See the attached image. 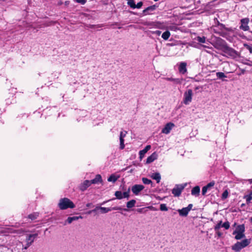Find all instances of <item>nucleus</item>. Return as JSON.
I'll return each instance as SVG.
<instances>
[{
    "label": "nucleus",
    "mask_w": 252,
    "mask_h": 252,
    "mask_svg": "<svg viewBox=\"0 0 252 252\" xmlns=\"http://www.w3.org/2000/svg\"><path fill=\"white\" fill-rule=\"evenodd\" d=\"M58 207L61 210H66L68 208H74L75 206L69 199L64 197L60 199Z\"/></svg>",
    "instance_id": "obj_1"
},
{
    "label": "nucleus",
    "mask_w": 252,
    "mask_h": 252,
    "mask_svg": "<svg viewBox=\"0 0 252 252\" xmlns=\"http://www.w3.org/2000/svg\"><path fill=\"white\" fill-rule=\"evenodd\" d=\"M192 91L191 89L188 90L184 94V103L186 105L189 104L192 100Z\"/></svg>",
    "instance_id": "obj_2"
},
{
    "label": "nucleus",
    "mask_w": 252,
    "mask_h": 252,
    "mask_svg": "<svg viewBox=\"0 0 252 252\" xmlns=\"http://www.w3.org/2000/svg\"><path fill=\"white\" fill-rule=\"evenodd\" d=\"M251 242V239H245L240 242L237 241V252L246 247Z\"/></svg>",
    "instance_id": "obj_3"
},
{
    "label": "nucleus",
    "mask_w": 252,
    "mask_h": 252,
    "mask_svg": "<svg viewBox=\"0 0 252 252\" xmlns=\"http://www.w3.org/2000/svg\"><path fill=\"white\" fill-rule=\"evenodd\" d=\"M245 227L244 224L237 225V240L245 237Z\"/></svg>",
    "instance_id": "obj_4"
},
{
    "label": "nucleus",
    "mask_w": 252,
    "mask_h": 252,
    "mask_svg": "<svg viewBox=\"0 0 252 252\" xmlns=\"http://www.w3.org/2000/svg\"><path fill=\"white\" fill-rule=\"evenodd\" d=\"M250 22L249 18L242 19L240 21V29L244 31H248L250 29L248 25Z\"/></svg>",
    "instance_id": "obj_5"
},
{
    "label": "nucleus",
    "mask_w": 252,
    "mask_h": 252,
    "mask_svg": "<svg viewBox=\"0 0 252 252\" xmlns=\"http://www.w3.org/2000/svg\"><path fill=\"white\" fill-rule=\"evenodd\" d=\"M185 186H183L182 185H176V187L172 189V193L174 195V196H179L181 194L182 191L183 190Z\"/></svg>",
    "instance_id": "obj_6"
},
{
    "label": "nucleus",
    "mask_w": 252,
    "mask_h": 252,
    "mask_svg": "<svg viewBox=\"0 0 252 252\" xmlns=\"http://www.w3.org/2000/svg\"><path fill=\"white\" fill-rule=\"evenodd\" d=\"M144 189V186L142 185H135L132 187L131 190L135 195H138Z\"/></svg>",
    "instance_id": "obj_7"
},
{
    "label": "nucleus",
    "mask_w": 252,
    "mask_h": 252,
    "mask_svg": "<svg viewBox=\"0 0 252 252\" xmlns=\"http://www.w3.org/2000/svg\"><path fill=\"white\" fill-rule=\"evenodd\" d=\"M175 126L174 124L172 123H168L166 124L165 126L162 128L161 132L164 134H168L172 128Z\"/></svg>",
    "instance_id": "obj_8"
},
{
    "label": "nucleus",
    "mask_w": 252,
    "mask_h": 252,
    "mask_svg": "<svg viewBox=\"0 0 252 252\" xmlns=\"http://www.w3.org/2000/svg\"><path fill=\"white\" fill-rule=\"evenodd\" d=\"M37 236V233L27 235L26 238V243H29L30 244H32Z\"/></svg>",
    "instance_id": "obj_9"
},
{
    "label": "nucleus",
    "mask_w": 252,
    "mask_h": 252,
    "mask_svg": "<svg viewBox=\"0 0 252 252\" xmlns=\"http://www.w3.org/2000/svg\"><path fill=\"white\" fill-rule=\"evenodd\" d=\"M90 180H85L79 186V189L82 191L85 190L89 187L91 185Z\"/></svg>",
    "instance_id": "obj_10"
},
{
    "label": "nucleus",
    "mask_w": 252,
    "mask_h": 252,
    "mask_svg": "<svg viewBox=\"0 0 252 252\" xmlns=\"http://www.w3.org/2000/svg\"><path fill=\"white\" fill-rule=\"evenodd\" d=\"M158 158V155L156 152L153 153L150 156L147 158L146 163H150L156 159Z\"/></svg>",
    "instance_id": "obj_11"
},
{
    "label": "nucleus",
    "mask_w": 252,
    "mask_h": 252,
    "mask_svg": "<svg viewBox=\"0 0 252 252\" xmlns=\"http://www.w3.org/2000/svg\"><path fill=\"white\" fill-rule=\"evenodd\" d=\"M158 6L156 5H153L147 7L143 11V13L145 15L149 14V11H153Z\"/></svg>",
    "instance_id": "obj_12"
},
{
    "label": "nucleus",
    "mask_w": 252,
    "mask_h": 252,
    "mask_svg": "<svg viewBox=\"0 0 252 252\" xmlns=\"http://www.w3.org/2000/svg\"><path fill=\"white\" fill-rule=\"evenodd\" d=\"M151 148V145H147L145 148L139 152V157L140 158H143L145 154Z\"/></svg>",
    "instance_id": "obj_13"
},
{
    "label": "nucleus",
    "mask_w": 252,
    "mask_h": 252,
    "mask_svg": "<svg viewBox=\"0 0 252 252\" xmlns=\"http://www.w3.org/2000/svg\"><path fill=\"white\" fill-rule=\"evenodd\" d=\"M177 211L181 217L187 216L189 212L186 207L183 208L182 209H178Z\"/></svg>",
    "instance_id": "obj_14"
},
{
    "label": "nucleus",
    "mask_w": 252,
    "mask_h": 252,
    "mask_svg": "<svg viewBox=\"0 0 252 252\" xmlns=\"http://www.w3.org/2000/svg\"><path fill=\"white\" fill-rule=\"evenodd\" d=\"M90 181L92 184H97L98 183H101L102 180L101 175L99 174H97L95 176V177L94 179L90 180Z\"/></svg>",
    "instance_id": "obj_15"
},
{
    "label": "nucleus",
    "mask_w": 252,
    "mask_h": 252,
    "mask_svg": "<svg viewBox=\"0 0 252 252\" xmlns=\"http://www.w3.org/2000/svg\"><path fill=\"white\" fill-rule=\"evenodd\" d=\"M82 218H83V217L82 216H80L69 217L67 219V220H66L65 222H67L69 224H70V223H71L73 221L77 220L79 219H82Z\"/></svg>",
    "instance_id": "obj_16"
},
{
    "label": "nucleus",
    "mask_w": 252,
    "mask_h": 252,
    "mask_svg": "<svg viewBox=\"0 0 252 252\" xmlns=\"http://www.w3.org/2000/svg\"><path fill=\"white\" fill-rule=\"evenodd\" d=\"M200 190V187L198 186H196L192 188L191 191V193L192 195L198 196L199 195Z\"/></svg>",
    "instance_id": "obj_17"
},
{
    "label": "nucleus",
    "mask_w": 252,
    "mask_h": 252,
    "mask_svg": "<svg viewBox=\"0 0 252 252\" xmlns=\"http://www.w3.org/2000/svg\"><path fill=\"white\" fill-rule=\"evenodd\" d=\"M186 66H187V63H185V62L181 63L179 67V71L183 74L186 72H187Z\"/></svg>",
    "instance_id": "obj_18"
},
{
    "label": "nucleus",
    "mask_w": 252,
    "mask_h": 252,
    "mask_svg": "<svg viewBox=\"0 0 252 252\" xmlns=\"http://www.w3.org/2000/svg\"><path fill=\"white\" fill-rule=\"evenodd\" d=\"M151 178L153 179L156 180L157 183H159L161 179L160 175L158 172H156L153 173L151 175Z\"/></svg>",
    "instance_id": "obj_19"
},
{
    "label": "nucleus",
    "mask_w": 252,
    "mask_h": 252,
    "mask_svg": "<svg viewBox=\"0 0 252 252\" xmlns=\"http://www.w3.org/2000/svg\"><path fill=\"white\" fill-rule=\"evenodd\" d=\"M135 204L136 200L134 199H132L126 203V207L128 209H130L134 207Z\"/></svg>",
    "instance_id": "obj_20"
},
{
    "label": "nucleus",
    "mask_w": 252,
    "mask_h": 252,
    "mask_svg": "<svg viewBox=\"0 0 252 252\" xmlns=\"http://www.w3.org/2000/svg\"><path fill=\"white\" fill-rule=\"evenodd\" d=\"M170 35V33L168 31L164 32L161 35V37L164 40H167Z\"/></svg>",
    "instance_id": "obj_21"
},
{
    "label": "nucleus",
    "mask_w": 252,
    "mask_h": 252,
    "mask_svg": "<svg viewBox=\"0 0 252 252\" xmlns=\"http://www.w3.org/2000/svg\"><path fill=\"white\" fill-rule=\"evenodd\" d=\"M115 195L116 198L118 199H122L123 198V192L121 191H116L115 192Z\"/></svg>",
    "instance_id": "obj_22"
},
{
    "label": "nucleus",
    "mask_w": 252,
    "mask_h": 252,
    "mask_svg": "<svg viewBox=\"0 0 252 252\" xmlns=\"http://www.w3.org/2000/svg\"><path fill=\"white\" fill-rule=\"evenodd\" d=\"M99 210L102 214L107 213L111 211L110 208H106L103 207H100Z\"/></svg>",
    "instance_id": "obj_23"
},
{
    "label": "nucleus",
    "mask_w": 252,
    "mask_h": 252,
    "mask_svg": "<svg viewBox=\"0 0 252 252\" xmlns=\"http://www.w3.org/2000/svg\"><path fill=\"white\" fill-rule=\"evenodd\" d=\"M38 215H39L38 213H33L32 214H30L28 216V218H29L30 219H31L32 220H34L37 218V217L38 216Z\"/></svg>",
    "instance_id": "obj_24"
},
{
    "label": "nucleus",
    "mask_w": 252,
    "mask_h": 252,
    "mask_svg": "<svg viewBox=\"0 0 252 252\" xmlns=\"http://www.w3.org/2000/svg\"><path fill=\"white\" fill-rule=\"evenodd\" d=\"M118 179V177H117L115 175L112 174L108 178V181L109 182H112L113 183L115 182Z\"/></svg>",
    "instance_id": "obj_25"
},
{
    "label": "nucleus",
    "mask_w": 252,
    "mask_h": 252,
    "mask_svg": "<svg viewBox=\"0 0 252 252\" xmlns=\"http://www.w3.org/2000/svg\"><path fill=\"white\" fill-rule=\"evenodd\" d=\"M243 46H244V49H246V50H248L250 53L252 54V45H249L247 44H243Z\"/></svg>",
    "instance_id": "obj_26"
},
{
    "label": "nucleus",
    "mask_w": 252,
    "mask_h": 252,
    "mask_svg": "<svg viewBox=\"0 0 252 252\" xmlns=\"http://www.w3.org/2000/svg\"><path fill=\"white\" fill-rule=\"evenodd\" d=\"M142 180L143 183L145 185H149L150 184L153 183L152 181L151 180L146 178H143L142 179Z\"/></svg>",
    "instance_id": "obj_27"
},
{
    "label": "nucleus",
    "mask_w": 252,
    "mask_h": 252,
    "mask_svg": "<svg viewBox=\"0 0 252 252\" xmlns=\"http://www.w3.org/2000/svg\"><path fill=\"white\" fill-rule=\"evenodd\" d=\"M216 76L219 79H221L223 80V78L226 77L224 73L221 72H218L216 73Z\"/></svg>",
    "instance_id": "obj_28"
},
{
    "label": "nucleus",
    "mask_w": 252,
    "mask_h": 252,
    "mask_svg": "<svg viewBox=\"0 0 252 252\" xmlns=\"http://www.w3.org/2000/svg\"><path fill=\"white\" fill-rule=\"evenodd\" d=\"M130 188H128L126 191L123 192V198L128 199L129 197Z\"/></svg>",
    "instance_id": "obj_29"
},
{
    "label": "nucleus",
    "mask_w": 252,
    "mask_h": 252,
    "mask_svg": "<svg viewBox=\"0 0 252 252\" xmlns=\"http://www.w3.org/2000/svg\"><path fill=\"white\" fill-rule=\"evenodd\" d=\"M160 210L162 211H167L168 208L165 204H161L160 205Z\"/></svg>",
    "instance_id": "obj_30"
},
{
    "label": "nucleus",
    "mask_w": 252,
    "mask_h": 252,
    "mask_svg": "<svg viewBox=\"0 0 252 252\" xmlns=\"http://www.w3.org/2000/svg\"><path fill=\"white\" fill-rule=\"evenodd\" d=\"M120 149L123 150L125 148L124 138H120Z\"/></svg>",
    "instance_id": "obj_31"
},
{
    "label": "nucleus",
    "mask_w": 252,
    "mask_h": 252,
    "mask_svg": "<svg viewBox=\"0 0 252 252\" xmlns=\"http://www.w3.org/2000/svg\"><path fill=\"white\" fill-rule=\"evenodd\" d=\"M252 192H251V193L250 194L247 195L245 196V198H246V201L247 202H250L251 201V200L252 199Z\"/></svg>",
    "instance_id": "obj_32"
},
{
    "label": "nucleus",
    "mask_w": 252,
    "mask_h": 252,
    "mask_svg": "<svg viewBox=\"0 0 252 252\" xmlns=\"http://www.w3.org/2000/svg\"><path fill=\"white\" fill-rule=\"evenodd\" d=\"M127 1V4L131 7L133 8L134 6L135 2L134 0H126Z\"/></svg>",
    "instance_id": "obj_33"
},
{
    "label": "nucleus",
    "mask_w": 252,
    "mask_h": 252,
    "mask_svg": "<svg viewBox=\"0 0 252 252\" xmlns=\"http://www.w3.org/2000/svg\"><path fill=\"white\" fill-rule=\"evenodd\" d=\"M142 5H143V2L142 1H140L138 3H137V4H134V6H133L132 8H133V9L136 8H140L141 7Z\"/></svg>",
    "instance_id": "obj_34"
},
{
    "label": "nucleus",
    "mask_w": 252,
    "mask_h": 252,
    "mask_svg": "<svg viewBox=\"0 0 252 252\" xmlns=\"http://www.w3.org/2000/svg\"><path fill=\"white\" fill-rule=\"evenodd\" d=\"M87 27L89 28H94L95 27L96 28H101L102 27V25H88L87 26Z\"/></svg>",
    "instance_id": "obj_35"
},
{
    "label": "nucleus",
    "mask_w": 252,
    "mask_h": 252,
    "mask_svg": "<svg viewBox=\"0 0 252 252\" xmlns=\"http://www.w3.org/2000/svg\"><path fill=\"white\" fill-rule=\"evenodd\" d=\"M222 221H220L218 224L215 226V230H217L219 229L221 227H222Z\"/></svg>",
    "instance_id": "obj_36"
},
{
    "label": "nucleus",
    "mask_w": 252,
    "mask_h": 252,
    "mask_svg": "<svg viewBox=\"0 0 252 252\" xmlns=\"http://www.w3.org/2000/svg\"><path fill=\"white\" fill-rule=\"evenodd\" d=\"M197 41L200 43H205V37H197Z\"/></svg>",
    "instance_id": "obj_37"
},
{
    "label": "nucleus",
    "mask_w": 252,
    "mask_h": 252,
    "mask_svg": "<svg viewBox=\"0 0 252 252\" xmlns=\"http://www.w3.org/2000/svg\"><path fill=\"white\" fill-rule=\"evenodd\" d=\"M167 80H169V81H174V82H176V83H180V81L179 79H174V78H167Z\"/></svg>",
    "instance_id": "obj_38"
},
{
    "label": "nucleus",
    "mask_w": 252,
    "mask_h": 252,
    "mask_svg": "<svg viewBox=\"0 0 252 252\" xmlns=\"http://www.w3.org/2000/svg\"><path fill=\"white\" fill-rule=\"evenodd\" d=\"M73 1L84 5L86 3L87 0H73Z\"/></svg>",
    "instance_id": "obj_39"
},
{
    "label": "nucleus",
    "mask_w": 252,
    "mask_h": 252,
    "mask_svg": "<svg viewBox=\"0 0 252 252\" xmlns=\"http://www.w3.org/2000/svg\"><path fill=\"white\" fill-rule=\"evenodd\" d=\"M222 227H224L225 229H227L229 227V223L228 221L225 222L222 225Z\"/></svg>",
    "instance_id": "obj_40"
},
{
    "label": "nucleus",
    "mask_w": 252,
    "mask_h": 252,
    "mask_svg": "<svg viewBox=\"0 0 252 252\" xmlns=\"http://www.w3.org/2000/svg\"><path fill=\"white\" fill-rule=\"evenodd\" d=\"M215 182L214 181L211 182L209 183H208L206 186H205L208 189H209L211 187H212L214 186Z\"/></svg>",
    "instance_id": "obj_41"
},
{
    "label": "nucleus",
    "mask_w": 252,
    "mask_h": 252,
    "mask_svg": "<svg viewBox=\"0 0 252 252\" xmlns=\"http://www.w3.org/2000/svg\"><path fill=\"white\" fill-rule=\"evenodd\" d=\"M208 189V188L206 186H204V187H203L202 188V194L203 195H205V194L206 193Z\"/></svg>",
    "instance_id": "obj_42"
},
{
    "label": "nucleus",
    "mask_w": 252,
    "mask_h": 252,
    "mask_svg": "<svg viewBox=\"0 0 252 252\" xmlns=\"http://www.w3.org/2000/svg\"><path fill=\"white\" fill-rule=\"evenodd\" d=\"M227 196H228V192L227 190H225L222 193L221 198H222V199H225L227 198Z\"/></svg>",
    "instance_id": "obj_43"
},
{
    "label": "nucleus",
    "mask_w": 252,
    "mask_h": 252,
    "mask_svg": "<svg viewBox=\"0 0 252 252\" xmlns=\"http://www.w3.org/2000/svg\"><path fill=\"white\" fill-rule=\"evenodd\" d=\"M127 133V131H125L124 132L121 131L120 134V138H124Z\"/></svg>",
    "instance_id": "obj_44"
},
{
    "label": "nucleus",
    "mask_w": 252,
    "mask_h": 252,
    "mask_svg": "<svg viewBox=\"0 0 252 252\" xmlns=\"http://www.w3.org/2000/svg\"><path fill=\"white\" fill-rule=\"evenodd\" d=\"M24 232V230L23 229H19V230H15L13 231H11L12 233H15L17 234H21Z\"/></svg>",
    "instance_id": "obj_45"
},
{
    "label": "nucleus",
    "mask_w": 252,
    "mask_h": 252,
    "mask_svg": "<svg viewBox=\"0 0 252 252\" xmlns=\"http://www.w3.org/2000/svg\"><path fill=\"white\" fill-rule=\"evenodd\" d=\"M216 231V234L217 235V236L219 237H220L222 235V233H221V232H220L219 231V229H218L217 230H215Z\"/></svg>",
    "instance_id": "obj_46"
},
{
    "label": "nucleus",
    "mask_w": 252,
    "mask_h": 252,
    "mask_svg": "<svg viewBox=\"0 0 252 252\" xmlns=\"http://www.w3.org/2000/svg\"><path fill=\"white\" fill-rule=\"evenodd\" d=\"M153 33L154 34H156L158 36H159L161 33V32L160 31L157 30V31L153 32Z\"/></svg>",
    "instance_id": "obj_47"
},
{
    "label": "nucleus",
    "mask_w": 252,
    "mask_h": 252,
    "mask_svg": "<svg viewBox=\"0 0 252 252\" xmlns=\"http://www.w3.org/2000/svg\"><path fill=\"white\" fill-rule=\"evenodd\" d=\"M99 208H100V207H98V206H97V207H96L95 208V209H94V210H91V211H90L89 212V213H89V214H90V213H91L92 212H96L97 210H99Z\"/></svg>",
    "instance_id": "obj_48"
},
{
    "label": "nucleus",
    "mask_w": 252,
    "mask_h": 252,
    "mask_svg": "<svg viewBox=\"0 0 252 252\" xmlns=\"http://www.w3.org/2000/svg\"><path fill=\"white\" fill-rule=\"evenodd\" d=\"M192 206H193V205L192 204H189L188 206V207H186V208H187L188 211L189 212V211L192 209Z\"/></svg>",
    "instance_id": "obj_49"
},
{
    "label": "nucleus",
    "mask_w": 252,
    "mask_h": 252,
    "mask_svg": "<svg viewBox=\"0 0 252 252\" xmlns=\"http://www.w3.org/2000/svg\"><path fill=\"white\" fill-rule=\"evenodd\" d=\"M32 244H30L29 243H27L25 247L23 249L27 250Z\"/></svg>",
    "instance_id": "obj_50"
},
{
    "label": "nucleus",
    "mask_w": 252,
    "mask_h": 252,
    "mask_svg": "<svg viewBox=\"0 0 252 252\" xmlns=\"http://www.w3.org/2000/svg\"><path fill=\"white\" fill-rule=\"evenodd\" d=\"M124 210V211H126L127 212L128 211V210L126 208H124V209H122L121 207H118V210Z\"/></svg>",
    "instance_id": "obj_51"
},
{
    "label": "nucleus",
    "mask_w": 252,
    "mask_h": 252,
    "mask_svg": "<svg viewBox=\"0 0 252 252\" xmlns=\"http://www.w3.org/2000/svg\"><path fill=\"white\" fill-rule=\"evenodd\" d=\"M232 234L233 235H236V228L234 229ZM234 238H235V239H236V235H235Z\"/></svg>",
    "instance_id": "obj_52"
},
{
    "label": "nucleus",
    "mask_w": 252,
    "mask_h": 252,
    "mask_svg": "<svg viewBox=\"0 0 252 252\" xmlns=\"http://www.w3.org/2000/svg\"><path fill=\"white\" fill-rule=\"evenodd\" d=\"M232 249L234 250V251H236V244H234L232 246Z\"/></svg>",
    "instance_id": "obj_53"
},
{
    "label": "nucleus",
    "mask_w": 252,
    "mask_h": 252,
    "mask_svg": "<svg viewBox=\"0 0 252 252\" xmlns=\"http://www.w3.org/2000/svg\"><path fill=\"white\" fill-rule=\"evenodd\" d=\"M110 209H111V211L112 210H118V207H112V208H110Z\"/></svg>",
    "instance_id": "obj_54"
},
{
    "label": "nucleus",
    "mask_w": 252,
    "mask_h": 252,
    "mask_svg": "<svg viewBox=\"0 0 252 252\" xmlns=\"http://www.w3.org/2000/svg\"><path fill=\"white\" fill-rule=\"evenodd\" d=\"M70 3V1L69 0H67V1H65V2H64V4L66 5V6H68L69 5Z\"/></svg>",
    "instance_id": "obj_55"
},
{
    "label": "nucleus",
    "mask_w": 252,
    "mask_h": 252,
    "mask_svg": "<svg viewBox=\"0 0 252 252\" xmlns=\"http://www.w3.org/2000/svg\"><path fill=\"white\" fill-rule=\"evenodd\" d=\"M115 198H112L111 199H109V200L108 201H104L101 204L103 205V204H104L106 202H108V201H111V200H114Z\"/></svg>",
    "instance_id": "obj_56"
},
{
    "label": "nucleus",
    "mask_w": 252,
    "mask_h": 252,
    "mask_svg": "<svg viewBox=\"0 0 252 252\" xmlns=\"http://www.w3.org/2000/svg\"><path fill=\"white\" fill-rule=\"evenodd\" d=\"M137 211L139 213H142V209H138L137 210Z\"/></svg>",
    "instance_id": "obj_57"
},
{
    "label": "nucleus",
    "mask_w": 252,
    "mask_h": 252,
    "mask_svg": "<svg viewBox=\"0 0 252 252\" xmlns=\"http://www.w3.org/2000/svg\"><path fill=\"white\" fill-rule=\"evenodd\" d=\"M91 205H92V203H88V204H87L86 206L87 207H89L91 206Z\"/></svg>",
    "instance_id": "obj_58"
},
{
    "label": "nucleus",
    "mask_w": 252,
    "mask_h": 252,
    "mask_svg": "<svg viewBox=\"0 0 252 252\" xmlns=\"http://www.w3.org/2000/svg\"><path fill=\"white\" fill-rule=\"evenodd\" d=\"M235 225H236V222H234V223L233 224V226H235Z\"/></svg>",
    "instance_id": "obj_59"
},
{
    "label": "nucleus",
    "mask_w": 252,
    "mask_h": 252,
    "mask_svg": "<svg viewBox=\"0 0 252 252\" xmlns=\"http://www.w3.org/2000/svg\"><path fill=\"white\" fill-rule=\"evenodd\" d=\"M250 220L251 223H252V217H251Z\"/></svg>",
    "instance_id": "obj_60"
},
{
    "label": "nucleus",
    "mask_w": 252,
    "mask_h": 252,
    "mask_svg": "<svg viewBox=\"0 0 252 252\" xmlns=\"http://www.w3.org/2000/svg\"><path fill=\"white\" fill-rule=\"evenodd\" d=\"M154 0V1H158V0Z\"/></svg>",
    "instance_id": "obj_61"
}]
</instances>
